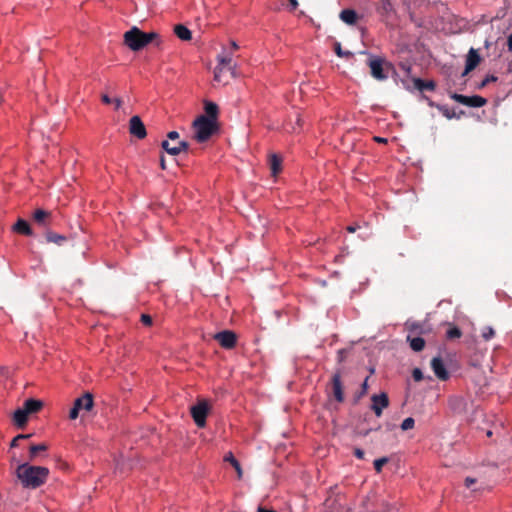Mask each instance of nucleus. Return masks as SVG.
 <instances>
[{
  "label": "nucleus",
  "mask_w": 512,
  "mask_h": 512,
  "mask_svg": "<svg viewBox=\"0 0 512 512\" xmlns=\"http://www.w3.org/2000/svg\"><path fill=\"white\" fill-rule=\"evenodd\" d=\"M219 107L210 100H203V113L194 118V141L206 143L220 134Z\"/></svg>",
  "instance_id": "obj_1"
},
{
  "label": "nucleus",
  "mask_w": 512,
  "mask_h": 512,
  "mask_svg": "<svg viewBox=\"0 0 512 512\" xmlns=\"http://www.w3.org/2000/svg\"><path fill=\"white\" fill-rule=\"evenodd\" d=\"M49 469L44 466H34L28 462L18 464L15 469L17 479L23 488L37 489L44 485L49 476Z\"/></svg>",
  "instance_id": "obj_2"
},
{
  "label": "nucleus",
  "mask_w": 512,
  "mask_h": 512,
  "mask_svg": "<svg viewBox=\"0 0 512 512\" xmlns=\"http://www.w3.org/2000/svg\"><path fill=\"white\" fill-rule=\"evenodd\" d=\"M124 44L132 51H140L150 43L160 46L162 41L160 35L156 32H143L134 26L124 33Z\"/></svg>",
  "instance_id": "obj_3"
},
{
  "label": "nucleus",
  "mask_w": 512,
  "mask_h": 512,
  "mask_svg": "<svg viewBox=\"0 0 512 512\" xmlns=\"http://www.w3.org/2000/svg\"><path fill=\"white\" fill-rule=\"evenodd\" d=\"M235 77V64L233 63L232 51L223 52L217 57V65L214 70V81L225 85Z\"/></svg>",
  "instance_id": "obj_4"
},
{
  "label": "nucleus",
  "mask_w": 512,
  "mask_h": 512,
  "mask_svg": "<svg viewBox=\"0 0 512 512\" xmlns=\"http://www.w3.org/2000/svg\"><path fill=\"white\" fill-rule=\"evenodd\" d=\"M212 409V404L207 399H198L194 404V424L199 428H204L206 418Z\"/></svg>",
  "instance_id": "obj_5"
},
{
  "label": "nucleus",
  "mask_w": 512,
  "mask_h": 512,
  "mask_svg": "<svg viewBox=\"0 0 512 512\" xmlns=\"http://www.w3.org/2000/svg\"><path fill=\"white\" fill-rule=\"evenodd\" d=\"M450 97L454 101H456L462 105L468 106V107L479 108V107H483L487 103V100L484 97L479 96V95L466 96V95H462V94H458V93H452L450 95Z\"/></svg>",
  "instance_id": "obj_6"
},
{
  "label": "nucleus",
  "mask_w": 512,
  "mask_h": 512,
  "mask_svg": "<svg viewBox=\"0 0 512 512\" xmlns=\"http://www.w3.org/2000/svg\"><path fill=\"white\" fill-rule=\"evenodd\" d=\"M371 401V409L377 417H380L383 413V410L389 406V398L384 392L372 395Z\"/></svg>",
  "instance_id": "obj_7"
},
{
  "label": "nucleus",
  "mask_w": 512,
  "mask_h": 512,
  "mask_svg": "<svg viewBox=\"0 0 512 512\" xmlns=\"http://www.w3.org/2000/svg\"><path fill=\"white\" fill-rule=\"evenodd\" d=\"M129 132L138 139H144L146 137V128L139 116L135 115L130 118Z\"/></svg>",
  "instance_id": "obj_8"
},
{
  "label": "nucleus",
  "mask_w": 512,
  "mask_h": 512,
  "mask_svg": "<svg viewBox=\"0 0 512 512\" xmlns=\"http://www.w3.org/2000/svg\"><path fill=\"white\" fill-rule=\"evenodd\" d=\"M215 339L219 342L221 347L225 349H232L236 345V334L230 330H224L215 335Z\"/></svg>",
  "instance_id": "obj_9"
},
{
  "label": "nucleus",
  "mask_w": 512,
  "mask_h": 512,
  "mask_svg": "<svg viewBox=\"0 0 512 512\" xmlns=\"http://www.w3.org/2000/svg\"><path fill=\"white\" fill-rule=\"evenodd\" d=\"M161 146L168 154L178 155L181 152H187L190 147V143L188 141L181 140L174 145L169 140H164Z\"/></svg>",
  "instance_id": "obj_10"
},
{
  "label": "nucleus",
  "mask_w": 512,
  "mask_h": 512,
  "mask_svg": "<svg viewBox=\"0 0 512 512\" xmlns=\"http://www.w3.org/2000/svg\"><path fill=\"white\" fill-rule=\"evenodd\" d=\"M431 368L435 376L441 381H447L450 377L448 370L446 369L444 361L440 357H434L431 360Z\"/></svg>",
  "instance_id": "obj_11"
},
{
  "label": "nucleus",
  "mask_w": 512,
  "mask_h": 512,
  "mask_svg": "<svg viewBox=\"0 0 512 512\" xmlns=\"http://www.w3.org/2000/svg\"><path fill=\"white\" fill-rule=\"evenodd\" d=\"M481 61V57L478 54L477 50L474 48H471L466 56V64L464 72L462 73L463 76L467 75L469 72H471L473 69H475L478 64Z\"/></svg>",
  "instance_id": "obj_12"
},
{
  "label": "nucleus",
  "mask_w": 512,
  "mask_h": 512,
  "mask_svg": "<svg viewBox=\"0 0 512 512\" xmlns=\"http://www.w3.org/2000/svg\"><path fill=\"white\" fill-rule=\"evenodd\" d=\"M73 405L77 407L79 411H90L94 406L93 395L87 392L83 396L75 399Z\"/></svg>",
  "instance_id": "obj_13"
},
{
  "label": "nucleus",
  "mask_w": 512,
  "mask_h": 512,
  "mask_svg": "<svg viewBox=\"0 0 512 512\" xmlns=\"http://www.w3.org/2000/svg\"><path fill=\"white\" fill-rule=\"evenodd\" d=\"M332 388L335 399L338 402H342L344 400L341 376L339 373H336L332 377Z\"/></svg>",
  "instance_id": "obj_14"
},
{
  "label": "nucleus",
  "mask_w": 512,
  "mask_h": 512,
  "mask_svg": "<svg viewBox=\"0 0 512 512\" xmlns=\"http://www.w3.org/2000/svg\"><path fill=\"white\" fill-rule=\"evenodd\" d=\"M12 230L18 234H22L25 236H32L33 231L29 225V223L24 219H18L17 222L12 226Z\"/></svg>",
  "instance_id": "obj_15"
},
{
  "label": "nucleus",
  "mask_w": 512,
  "mask_h": 512,
  "mask_svg": "<svg viewBox=\"0 0 512 512\" xmlns=\"http://www.w3.org/2000/svg\"><path fill=\"white\" fill-rule=\"evenodd\" d=\"M371 74L374 78L382 80L386 78V75L383 72V65L381 59H373L369 63Z\"/></svg>",
  "instance_id": "obj_16"
},
{
  "label": "nucleus",
  "mask_w": 512,
  "mask_h": 512,
  "mask_svg": "<svg viewBox=\"0 0 512 512\" xmlns=\"http://www.w3.org/2000/svg\"><path fill=\"white\" fill-rule=\"evenodd\" d=\"M43 407V402L41 400L37 399H27L24 404L23 408L25 409V412H27L29 415L33 413L39 412Z\"/></svg>",
  "instance_id": "obj_17"
},
{
  "label": "nucleus",
  "mask_w": 512,
  "mask_h": 512,
  "mask_svg": "<svg viewBox=\"0 0 512 512\" xmlns=\"http://www.w3.org/2000/svg\"><path fill=\"white\" fill-rule=\"evenodd\" d=\"M28 416L23 407L19 408L13 414V422L18 428H23L27 424Z\"/></svg>",
  "instance_id": "obj_18"
},
{
  "label": "nucleus",
  "mask_w": 512,
  "mask_h": 512,
  "mask_svg": "<svg viewBox=\"0 0 512 512\" xmlns=\"http://www.w3.org/2000/svg\"><path fill=\"white\" fill-rule=\"evenodd\" d=\"M173 31L180 40L189 41L192 39V31L183 24L175 25Z\"/></svg>",
  "instance_id": "obj_19"
},
{
  "label": "nucleus",
  "mask_w": 512,
  "mask_h": 512,
  "mask_svg": "<svg viewBox=\"0 0 512 512\" xmlns=\"http://www.w3.org/2000/svg\"><path fill=\"white\" fill-rule=\"evenodd\" d=\"M47 449H48V446L45 443L30 445L28 460L29 461H35L37 456H38V454L40 452L46 451Z\"/></svg>",
  "instance_id": "obj_20"
},
{
  "label": "nucleus",
  "mask_w": 512,
  "mask_h": 512,
  "mask_svg": "<svg viewBox=\"0 0 512 512\" xmlns=\"http://www.w3.org/2000/svg\"><path fill=\"white\" fill-rule=\"evenodd\" d=\"M377 11L385 17H389L394 12V7L391 0H381Z\"/></svg>",
  "instance_id": "obj_21"
},
{
  "label": "nucleus",
  "mask_w": 512,
  "mask_h": 512,
  "mask_svg": "<svg viewBox=\"0 0 512 512\" xmlns=\"http://www.w3.org/2000/svg\"><path fill=\"white\" fill-rule=\"evenodd\" d=\"M413 82H414L415 88L418 89L419 91H424V90L433 91L436 87L435 82L432 80L425 81L420 78H415L413 80Z\"/></svg>",
  "instance_id": "obj_22"
},
{
  "label": "nucleus",
  "mask_w": 512,
  "mask_h": 512,
  "mask_svg": "<svg viewBox=\"0 0 512 512\" xmlns=\"http://www.w3.org/2000/svg\"><path fill=\"white\" fill-rule=\"evenodd\" d=\"M340 19L346 24L352 25L357 21V14L352 9H344L340 12Z\"/></svg>",
  "instance_id": "obj_23"
},
{
  "label": "nucleus",
  "mask_w": 512,
  "mask_h": 512,
  "mask_svg": "<svg viewBox=\"0 0 512 512\" xmlns=\"http://www.w3.org/2000/svg\"><path fill=\"white\" fill-rule=\"evenodd\" d=\"M50 212L45 211L43 209H37L33 213V219L36 223L39 225L46 226L47 225V219L50 218Z\"/></svg>",
  "instance_id": "obj_24"
},
{
  "label": "nucleus",
  "mask_w": 512,
  "mask_h": 512,
  "mask_svg": "<svg viewBox=\"0 0 512 512\" xmlns=\"http://www.w3.org/2000/svg\"><path fill=\"white\" fill-rule=\"evenodd\" d=\"M224 461L229 462L236 470L238 479L242 478L243 471L238 460L234 457L232 452L227 453L224 456Z\"/></svg>",
  "instance_id": "obj_25"
},
{
  "label": "nucleus",
  "mask_w": 512,
  "mask_h": 512,
  "mask_svg": "<svg viewBox=\"0 0 512 512\" xmlns=\"http://www.w3.org/2000/svg\"><path fill=\"white\" fill-rule=\"evenodd\" d=\"M407 341L409 342L410 344V347L412 350L416 351V352H419L421 350H423L424 346H425V341L423 338L421 337H411L410 335L407 336Z\"/></svg>",
  "instance_id": "obj_26"
},
{
  "label": "nucleus",
  "mask_w": 512,
  "mask_h": 512,
  "mask_svg": "<svg viewBox=\"0 0 512 512\" xmlns=\"http://www.w3.org/2000/svg\"><path fill=\"white\" fill-rule=\"evenodd\" d=\"M45 237L47 242L55 243L57 245H62L67 240L64 235L55 233L53 231H47Z\"/></svg>",
  "instance_id": "obj_27"
},
{
  "label": "nucleus",
  "mask_w": 512,
  "mask_h": 512,
  "mask_svg": "<svg viewBox=\"0 0 512 512\" xmlns=\"http://www.w3.org/2000/svg\"><path fill=\"white\" fill-rule=\"evenodd\" d=\"M281 162V158H279L276 154L271 155L270 168L274 176H276L281 171Z\"/></svg>",
  "instance_id": "obj_28"
},
{
  "label": "nucleus",
  "mask_w": 512,
  "mask_h": 512,
  "mask_svg": "<svg viewBox=\"0 0 512 512\" xmlns=\"http://www.w3.org/2000/svg\"><path fill=\"white\" fill-rule=\"evenodd\" d=\"M301 129H302V118H301L300 114H296L295 125H292L291 127H289L288 125L285 126V130L287 132H291V133H297Z\"/></svg>",
  "instance_id": "obj_29"
},
{
  "label": "nucleus",
  "mask_w": 512,
  "mask_h": 512,
  "mask_svg": "<svg viewBox=\"0 0 512 512\" xmlns=\"http://www.w3.org/2000/svg\"><path fill=\"white\" fill-rule=\"evenodd\" d=\"M462 336V332L461 330L456 327V326H452L450 327L447 332H446V337L447 339L449 340H453V339H458Z\"/></svg>",
  "instance_id": "obj_30"
},
{
  "label": "nucleus",
  "mask_w": 512,
  "mask_h": 512,
  "mask_svg": "<svg viewBox=\"0 0 512 512\" xmlns=\"http://www.w3.org/2000/svg\"><path fill=\"white\" fill-rule=\"evenodd\" d=\"M481 335L485 341H489L495 336V331L491 326H486L482 329Z\"/></svg>",
  "instance_id": "obj_31"
},
{
  "label": "nucleus",
  "mask_w": 512,
  "mask_h": 512,
  "mask_svg": "<svg viewBox=\"0 0 512 512\" xmlns=\"http://www.w3.org/2000/svg\"><path fill=\"white\" fill-rule=\"evenodd\" d=\"M389 459L387 457L378 458L374 461V469L377 473H380L382 471V468L385 464H387Z\"/></svg>",
  "instance_id": "obj_32"
},
{
  "label": "nucleus",
  "mask_w": 512,
  "mask_h": 512,
  "mask_svg": "<svg viewBox=\"0 0 512 512\" xmlns=\"http://www.w3.org/2000/svg\"><path fill=\"white\" fill-rule=\"evenodd\" d=\"M32 436V434H18L16 437L13 438L11 441L10 447L14 448L19 445V442H22L24 439H28Z\"/></svg>",
  "instance_id": "obj_33"
},
{
  "label": "nucleus",
  "mask_w": 512,
  "mask_h": 512,
  "mask_svg": "<svg viewBox=\"0 0 512 512\" xmlns=\"http://www.w3.org/2000/svg\"><path fill=\"white\" fill-rule=\"evenodd\" d=\"M32 436V434H18L16 437L13 438L11 441L10 447L14 448L19 445V442H22L24 439H28Z\"/></svg>",
  "instance_id": "obj_34"
},
{
  "label": "nucleus",
  "mask_w": 512,
  "mask_h": 512,
  "mask_svg": "<svg viewBox=\"0 0 512 512\" xmlns=\"http://www.w3.org/2000/svg\"><path fill=\"white\" fill-rule=\"evenodd\" d=\"M415 420L412 417H408L401 423V429L406 431L414 428Z\"/></svg>",
  "instance_id": "obj_35"
},
{
  "label": "nucleus",
  "mask_w": 512,
  "mask_h": 512,
  "mask_svg": "<svg viewBox=\"0 0 512 512\" xmlns=\"http://www.w3.org/2000/svg\"><path fill=\"white\" fill-rule=\"evenodd\" d=\"M412 376L415 381H421L423 379V373L419 368H415L412 372Z\"/></svg>",
  "instance_id": "obj_36"
},
{
  "label": "nucleus",
  "mask_w": 512,
  "mask_h": 512,
  "mask_svg": "<svg viewBox=\"0 0 512 512\" xmlns=\"http://www.w3.org/2000/svg\"><path fill=\"white\" fill-rule=\"evenodd\" d=\"M141 322L145 325V326H150L152 325V317L148 314H142L141 315Z\"/></svg>",
  "instance_id": "obj_37"
},
{
  "label": "nucleus",
  "mask_w": 512,
  "mask_h": 512,
  "mask_svg": "<svg viewBox=\"0 0 512 512\" xmlns=\"http://www.w3.org/2000/svg\"><path fill=\"white\" fill-rule=\"evenodd\" d=\"M495 81H497V77H496V76H494V75H488V76H486V77H485V79L482 81V83H481V85H480V86H481V87H484V86H486L488 83H490V82H495Z\"/></svg>",
  "instance_id": "obj_38"
},
{
  "label": "nucleus",
  "mask_w": 512,
  "mask_h": 512,
  "mask_svg": "<svg viewBox=\"0 0 512 512\" xmlns=\"http://www.w3.org/2000/svg\"><path fill=\"white\" fill-rule=\"evenodd\" d=\"M79 412H80L79 409L73 405V407L71 408V410L69 412V418L71 420H75L79 416Z\"/></svg>",
  "instance_id": "obj_39"
},
{
  "label": "nucleus",
  "mask_w": 512,
  "mask_h": 512,
  "mask_svg": "<svg viewBox=\"0 0 512 512\" xmlns=\"http://www.w3.org/2000/svg\"><path fill=\"white\" fill-rule=\"evenodd\" d=\"M437 109L443 113L448 118H451L452 115L450 114L449 109L444 105H437Z\"/></svg>",
  "instance_id": "obj_40"
},
{
  "label": "nucleus",
  "mask_w": 512,
  "mask_h": 512,
  "mask_svg": "<svg viewBox=\"0 0 512 512\" xmlns=\"http://www.w3.org/2000/svg\"><path fill=\"white\" fill-rule=\"evenodd\" d=\"M169 141H175L179 139V133L177 131H171L167 135Z\"/></svg>",
  "instance_id": "obj_41"
},
{
  "label": "nucleus",
  "mask_w": 512,
  "mask_h": 512,
  "mask_svg": "<svg viewBox=\"0 0 512 512\" xmlns=\"http://www.w3.org/2000/svg\"><path fill=\"white\" fill-rule=\"evenodd\" d=\"M476 483V479L475 478H472V477H466L465 478V486L466 487H471L473 484Z\"/></svg>",
  "instance_id": "obj_42"
},
{
  "label": "nucleus",
  "mask_w": 512,
  "mask_h": 512,
  "mask_svg": "<svg viewBox=\"0 0 512 512\" xmlns=\"http://www.w3.org/2000/svg\"><path fill=\"white\" fill-rule=\"evenodd\" d=\"M354 455L355 457H357L358 459H363L364 458V451L360 448H356L354 450Z\"/></svg>",
  "instance_id": "obj_43"
},
{
  "label": "nucleus",
  "mask_w": 512,
  "mask_h": 512,
  "mask_svg": "<svg viewBox=\"0 0 512 512\" xmlns=\"http://www.w3.org/2000/svg\"><path fill=\"white\" fill-rule=\"evenodd\" d=\"M101 100L104 104H111L113 102V100H111V98H109L108 95L106 94H103L102 97H101Z\"/></svg>",
  "instance_id": "obj_44"
},
{
  "label": "nucleus",
  "mask_w": 512,
  "mask_h": 512,
  "mask_svg": "<svg viewBox=\"0 0 512 512\" xmlns=\"http://www.w3.org/2000/svg\"><path fill=\"white\" fill-rule=\"evenodd\" d=\"M288 1H289V3H290V10H291V11L296 10V9H297V7H298V2H297V0H288Z\"/></svg>",
  "instance_id": "obj_45"
},
{
  "label": "nucleus",
  "mask_w": 512,
  "mask_h": 512,
  "mask_svg": "<svg viewBox=\"0 0 512 512\" xmlns=\"http://www.w3.org/2000/svg\"><path fill=\"white\" fill-rule=\"evenodd\" d=\"M358 228H359L358 225H349V226H347L346 230L349 233H354Z\"/></svg>",
  "instance_id": "obj_46"
},
{
  "label": "nucleus",
  "mask_w": 512,
  "mask_h": 512,
  "mask_svg": "<svg viewBox=\"0 0 512 512\" xmlns=\"http://www.w3.org/2000/svg\"><path fill=\"white\" fill-rule=\"evenodd\" d=\"M113 103L115 104V109L117 110V109H119V108L121 107V105H122V100H121L120 98H115V99L113 100Z\"/></svg>",
  "instance_id": "obj_47"
},
{
  "label": "nucleus",
  "mask_w": 512,
  "mask_h": 512,
  "mask_svg": "<svg viewBox=\"0 0 512 512\" xmlns=\"http://www.w3.org/2000/svg\"><path fill=\"white\" fill-rule=\"evenodd\" d=\"M507 48H508V51L512 52V34H510L508 36V39H507Z\"/></svg>",
  "instance_id": "obj_48"
},
{
  "label": "nucleus",
  "mask_w": 512,
  "mask_h": 512,
  "mask_svg": "<svg viewBox=\"0 0 512 512\" xmlns=\"http://www.w3.org/2000/svg\"><path fill=\"white\" fill-rule=\"evenodd\" d=\"M374 141H376L378 143H382V144H386L387 143V139L386 138L379 137V136H375L374 137Z\"/></svg>",
  "instance_id": "obj_49"
},
{
  "label": "nucleus",
  "mask_w": 512,
  "mask_h": 512,
  "mask_svg": "<svg viewBox=\"0 0 512 512\" xmlns=\"http://www.w3.org/2000/svg\"><path fill=\"white\" fill-rule=\"evenodd\" d=\"M160 166H161V168H162L163 170H165V169H166V162H165V158H164V156H161V158H160Z\"/></svg>",
  "instance_id": "obj_50"
},
{
  "label": "nucleus",
  "mask_w": 512,
  "mask_h": 512,
  "mask_svg": "<svg viewBox=\"0 0 512 512\" xmlns=\"http://www.w3.org/2000/svg\"><path fill=\"white\" fill-rule=\"evenodd\" d=\"M11 463L16 464V467L18 466V464H22L14 455L11 457Z\"/></svg>",
  "instance_id": "obj_51"
},
{
  "label": "nucleus",
  "mask_w": 512,
  "mask_h": 512,
  "mask_svg": "<svg viewBox=\"0 0 512 512\" xmlns=\"http://www.w3.org/2000/svg\"><path fill=\"white\" fill-rule=\"evenodd\" d=\"M230 45H231V50L232 51H236L239 48L237 43L234 42V41H231Z\"/></svg>",
  "instance_id": "obj_52"
},
{
  "label": "nucleus",
  "mask_w": 512,
  "mask_h": 512,
  "mask_svg": "<svg viewBox=\"0 0 512 512\" xmlns=\"http://www.w3.org/2000/svg\"><path fill=\"white\" fill-rule=\"evenodd\" d=\"M335 51H336L337 55H339V56L343 55L341 48H340V44H337Z\"/></svg>",
  "instance_id": "obj_53"
},
{
  "label": "nucleus",
  "mask_w": 512,
  "mask_h": 512,
  "mask_svg": "<svg viewBox=\"0 0 512 512\" xmlns=\"http://www.w3.org/2000/svg\"><path fill=\"white\" fill-rule=\"evenodd\" d=\"M426 100H427L428 105H429L430 107H436V108H437V105H438V104H435L432 100H430V99H429V98H427V97H426Z\"/></svg>",
  "instance_id": "obj_54"
},
{
  "label": "nucleus",
  "mask_w": 512,
  "mask_h": 512,
  "mask_svg": "<svg viewBox=\"0 0 512 512\" xmlns=\"http://www.w3.org/2000/svg\"><path fill=\"white\" fill-rule=\"evenodd\" d=\"M257 512H275L274 510L265 509L263 507H258Z\"/></svg>",
  "instance_id": "obj_55"
},
{
  "label": "nucleus",
  "mask_w": 512,
  "mask_h": 512,
  "mask_svg": "<svg viewBox=\"0 0 512 512\" xmlns=\"http://www.w3.org/2000/svg\"><path fill=\"white\" fill-rule=\"evenodd\" d=\"M188 411L192 414V404H188Z\"/></svg>",
  "instance_id": "obj_56"
},
{
  "label": "nucleus",
  "mask_w": 512,
  "mask_h": 512,
  "mask_svg": "<svg viewBox=\"0 0 512 512\" xmlns=\"http://www.w3.org/2000/svg\"><path fill=\"white\" fill-rule=\"evenodd\" d=\"M363 386H364V388H366V386H367V379L364 381Z\"/></svg>",
  "instance_id": "obj_57"
},
{
  "label": "nucleus",
  "mask_w": 512,
  "mask_h": 512,
  "mask_svg": "<svg viewBox=\"0 0 512 512\" xmlns=\"http://www.w3.org/2000/svg\"><path fill=\"white\" fill-rule=\"evenodd\" d=\"M491 435H492V432H491V431H488V432H487V436H489V437H490Z\"/></svg>",
  "instance_id": "obj_58"
}]
</instances>
